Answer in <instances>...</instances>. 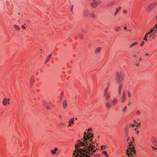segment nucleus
I'll list each match as a JSON object with an SVG mask.
<instances>
[{"label":"nucleus","instance_id":"bb28decb","mask_svg":"<svg viewBox=\"0 0 157 157\" xmlns=\"http://www.w3.org/2000/svg\"><path fill=\"white\" fill-rule=\"evenodd\" d=\"M137 42H135L133 43H132V44H131L130 46V48H132V47H133L134 46L137 45Z\"/></svg>","mask_w":157,"mask_h":157},{"label":"nucleus","instance_id":"ddd939ff","mask_svg":"<svg viewBox=\"0 0 157 157\" xmlns=\"http://www.w3.org/2000/svg\"><path fill=\"white\" fill-rule=\"evenodd\" d=\"M90 12L86 10H84L82 12V14L84 16H88L90 14Z\"/></svg>","mask_w":157,"mask_h":157},{"label":"nucleus","instance_id":"09e8293b","mask_svg":"<svg viewBox=\"0 0 157 157\" xmlns=\"http://www.w3.org/2000/svg\"><path fill=\"white\" fill-rule=\"evenodd\" d=\"M132 140L133 141H134V138H133V137H132Z\"/></svg>","mask_w":157,"mask_h":157},{"label":"nucleus","instance_id":"8fccbe9b","mask_svg":"<svg viewBox=\"0 0 157 157\" xmlns=\"http://www.w3.org/2000/svg\"><path fill=\"white\" fill-rule=\"evenodd\" d=\"M134 57H136V55L134 56Z\"/></svg>","mask_w":157,"mask_h":157},{"label":"nucleus","instance_id":"39448f33","mask_svg":"<svg viewBox=\"0 0 157 157\" xmlns=\"http://www.w3.org/2000/svg\"><path fill=\"white\" fill-rule=\"evenodd\" d=\"M42 104L45 108L48 110L52 109L53 106V104L51 101L47 102L46 101H44L42 102Z\"/></svg>","mask_w":157,"mask_h":157},{"label":"nucleus","instance_id":"b1692460","mask_svg":"<svg viewBox=\"0 0 157 157\" xmlns=\"http://www.w3.org/2000/svg\"><path fill=\"white\" fill-rule=\"evenodd\" d=\"M102 154L104 155L105 157H108V155L105 151H103L102 152Z\"/></svg>","mask_w":157,"mask_h":157},{"label":"nucleus","instance_id":"c03bdc74","mask_svg":"<svg viewBox=\"0 0 157 157\" xmlns=\"http://www.w3.org/2000/svg\"><path fill=\"white\" fill-rule=\"evenodd\" d=\"M59 117L60 118H62L61 115L60 114H59Z\"/></svg>","mask_w":157,"mask_h":157},{"label":"nucleus","instance_id":"20e7f679","mask_svg":"<svg viewBox=\"0 0 157 157\" xmlns=\"http://www.w3.org/2000/svg\"><path fill=\"white\" fill-rule=\"evenodd\" d=\"M116 78L117 82L120 84L124 79V75L122 74H120L119 72H117L116 74Z\"/></svg>","mask_w":157,"mask_h":157},{"label":"nucleus","instance_id":"6e6552de","mask_svg":"<svg viewBox=\"0 0 157 157\" xmlns=\"http://www.w3.org/2000/svg\"><path fill=\"white\" fill-rule=\"evenodd\" d=\"M10 98H4L2 101V104L4 106H6L8 102V104H10L9 101H10Z\"/></svg>","mask_w":157,"mask_h":157},{"label":"nucleus","instance_id":"9b49d317","mask_svg":"<svg viewBox=\"0 0 157 157\" xmlns=\"http://www.w3.org/2000/svg\"><path fill=\"white\" fill-rule=\"evenodd\" d=\"M35 81V79L34 77L33 76H32L30 78V86L31 87H32L33 84L34 83Z\"/></svg>","mask_w":157,"mask_h":157},{"label":"nucleus","instance_id":"f3484780","mask_svg":"<svg viewBox=\"0 0 157 157\" xmlns=\"http://www.w3.org/2000/svg\"><path fill=\"white\" fill-rule=\"evenodd\" d=\"M111 106V104L109 102H107L105 104V106L108 109H109Z\"/></svg>","mask_w":157,"mask_h":157},{"label":"nucleus","instance_id":"f257e3e1","mask_svg":"<svg viewBox=\"0 0 157 157\" xmlns=\"http://www.w3.org/2000/svg\"><path fill=\"white\" fill-rule=\"evenodd\" d=\"M91 128H90L84 133L83 139L78 140L75 145V150L73 153V157H89L90 153L92 154L95 152V146L93 141V134L89 132L91 131Z\"/></svg>","mask_w":157,"mask_h":157},{"label":"nucleus","instance_id":"c85d7f7f","mask_svg":"<svg viewBox=\"0 0 157 157\" xmlns=\"http://www.w3.org/2000/svg\"><path fill=\"white\" fill-rule=\"evenodd\" d=\"M151 141L152 143L155 145H156L157 144V143L156 142V140H151Z\"/></svg>","mask_w":157,"mask_h":157},{"label":"nucleus","instance_id":"c9c22d12","mask_svg":"<svg viewBox=\"0 0 157 157\" xmlns=\"http://www.w3.org/2000/svg\"><path fill=\"white\" fill-rule=\"evenodd\" d=\"M123 12L124 14H126L127 13V12L126 10H125L123 11Z\"/></svg>","mask_w":157,"mask_h":157},{"label":"nucleus","instance_id":"5fc2aeb1","mask_svg":"<svg viewBox=\"0 0 157 157\" xmlns=\"http://www.w3.org/2000/svg\"><path fill=\"white\" fill-rule=\"evenodd\" d=\"M129 137H128V139H127L128 141V139H129Z\"/></svg>","mask_w":157,"mask_h":157},{"label":"nucleus","instance_id":"79ce46f5","mask_svg":"<svg viewBox=\"0 0 157 157\" xmlns=\"http://www.w3.org/2000/svg\"><path fill=\"white\" fill-rule=\"evenodd\" d=\"M145 55L146 56H148L149 55V54L147 53H146Z\"/></svg>","mask_w":157,"mask_h":157},{"label":"nucleus","instance_id":"6ab92c4d","mask_svg":"<svg viewBox=\"0 0 157 157\" xmlns=\"http://www.w3.org/2000/svg\"><path fill=\"white\" fill-rule=\"evenodd\" d=\"M151 29L152 30L154 33H156L157 32V24L155 25L154 28Z\"/></svg>","mask_w":157,"mask_h":157},{"label":"nucleus","instance_id":"de8ad7c7","mask_svg":"<svg viewBox=\"0 0 157 157\" xmlns=\"http://www.w3.org/2000/svg\"><path fill=\"white\" fill-rule=\"evenodd\" d=\"M138 65H139V63H137V64H136V66H138Z\"/></svg>","mask_w":157,"mask_h":157},{"label":"nucleus","instance_id":"7c9ffc66","mask_svg":"<svg viewBox=\"0 0 157 157\" xmlns=\"http://www.w3.org/2000/svg\"><path fill=\"white\" fill-rule=\"evenodd\" d=\"M127 109V106H125L124 107V108L122 109V111L124 112H125L126 111Z\"/></svg>","mask_w":157,"mask_h":157},{"label":"nucleus","instance_id":"4d7b16f0","mask_svg":"<svg viewBox=\"0 0 157 157\" xmlns=\"http://www.w3.org/2000/svg\"><path fill=\"white\" fill-rule=\"evenodd\" d=\"M139 125H140V123H139Z\"/></svg>","mask_w":157,"mask_h":157},{"label":"nucleus","instance_id":"393cba45","mask_svg":"<svg viewBox=\"0 0 157 157\" xmlns=\"http://www.w3.org/2000/svg\"><path fill=\"white\" fill-rule=\"evenodd\" d=\"M14 27L17 31L19 30L20 29V27L18 25H14Z\"/></svg>","mask_w":157,"mask_h":157},{"label":"nucleus","instance_id":"a19ab883","mask_svg":"<svg viewBox=\"0 0 157 157\" xmlns=\"http://www.w3.org/2000/svg\"><path fill=\"white\" fill-rule=\"evenodd\" d=\"M139 132V131H137L136 132V133L138 134Z\"/></svg>","mask_w":157,"mask_h":157},{"label":"nucleus","instance_id":"2f4dec72","mask_svg":"<svg viewBox=\"0 0 157 157\" xmlns=\"http://www.w3.org/2000/svg\"><path fill=\"white\" fill-rule=\"evenodd\" d=\"M136 114L137 115H139L140 114V111L138 110L136 112Z\"/></svg>","mask_w":157,"mask_h":157},{"label":"nucleus","instance_id":"ea45409f","mask_svg":"<svg viewBox=\"0 0 157 157\" xmlns=\"http://www.w3.org/2000/svg\"><path fill=\"white\" fill-rule=\"evenodd\" d=\"M124 30H126V29H127V27H126V26L124 27Z\"/></svg>","mask_w":157,"mask_h":157},{"label":"nucleus","instance_id":"473e14b6","mask_svg":"<svg viewBox=\"0 0 157 157\" xmlns=\"http://www.w3.org/2000/svg\"><path fill=\"white\" fill-rule=\"evenodd\" d=\"M128 95L129 97H130L131 96V94L130 92H128Z\"/></svg>","mask_w":157,"mask_h":157},{"label":"nucleus","instance_id":"423d86ee","mask_svg":"<svg viewBox=\"0 0 157 157\" xmlns=\"http://www.w3.org/2000/svg\"><path fill=\"white\" fill-rule=\"evenodd\" d=\"M99 4V2L96 0H93L90 3V6L93 8L96 7Z\"/></svg>","mask_w":157,"mask_h":157},{"label":"nucleus","instance_id":"864d4df0","mask_svg":"<svg viewBox=\"0 0 157 157\" xmlns=\"http://www.w3.org/2000/svg\"><path fill=\"white\" fill-rule=\"evenodd\" d=\"M156 19H157V15H156Z\"/></svg>","mask_w":157,"mask_h":157},{"label":"nucleus","instance_id":"3c124183","mask_svg":"<svg viewBox=\"0 0 157 157\" xmlns=\"http://www.w3.org/2000/svg\"><path fill=\"white\" fill-rule=\"evenodd\" d=\"M75 120H77V118H75Z\"/></svg>","mask_w":157,"mask_h":157},{"label":"nucleus","instance_id":"c756f323","mask_svg":"<svg viewBox=\"0 0 157 157\" xmlns=\"http://www.w3.org/2000/svg\"><path fill=\"white\" fill-rule=\"evenodd\" d=\"M90 15L92 18H94L95 17V14L94 13H90Z\"/></svg>","mask_w":157,"mask_h":157},{"label":"nucleus","instance_id":"5701e85b","mask_svg":"<svg viewBox=\"0 0 157 157\" xmlns=\"http://www.w3.org/2000/svg\"><path fill=\"white\" fill-rule=\"evenodd\" d=\"M101 51V48H98L96 49L95 52V53H97L100 52Z\"/></svg>","mask_w":157,"mask_h":157},{"label":"nucleus","instance_id":"7ed1b4c3","mask_svg":"<svg viewBox=\"0 0 157 157\" xmlns=\"http://www.w3.org/2000/svg\"><path fill=\"white\" fill-rule=\"evenodd\" d=\"M128 143L129 144V147L126 150V154L128 157H134L136 154V151L134 147L132 141H129Z\"/></svg>","mask_w":157,"mask_h":157},{"label":"nucleus","instance_id":"cd10ccee","mask_svg":"<svg viewBox=\"0 0 157 157\" xmlns=\"http://www.w3.org/2000/svg\"><path fill=\"white\" fill-rule=\"evenodd\" d=\"M121 28L120 26H118L116 27L115 29V30L116 32L119 31L120 30H121Z\"/></svg>","mask_w":157,"mask_h":157},{"label":"nucleus","instance_id":"4c0bfd02","mask_svg":"<svg viewBox=\"0 0 157 157\" xmlns=\"http://www.w3.org/2000/svg\"><path fill=\"white\" fill-rule=\"evenodd\" d=\"M152 148L153 149V150L156 149V148L155 147H153V146H152Z\"/></svg>","mask_w":157,"mask_h":157},{"label":"nucleus","instance_id":"a18cd8bd","mask_svg":"<svg viewBox=\"0 0 157 157\" xmlns=\"http://www.w3.org/2000/svg\"><path fill=\"white\" fill-rule=\"evenodd\" d=\"M141 59H142L140 57V58L139 61H140L141 60Z\"/></svg>","mask_w":157,"mask_h":157},{"label":"nucleus","instance_id":"9d476101","mask_svg":"<svg viewBox=\"0 0 157 157\" xmlns=\"http://www.w3.org/2000/svg\"><path fill=\"white\" fill-rule=\"evenodd\" d=\"M126 99V95L125 91H123V95L121 99V102H124Z\"/></svg>","mask_w":157,"mask_h":157},{"label":"nucleus","instance_id":"1a4fd4ad","mask_svg":"<svg viewBox=\"0 0 157 157\" xmlns=\"http://www.w3.org/2000/svg\"><path fill=\"white\" fill-rule=\"evenodd\" d=\"M62 105L64 109H67L68 107L67 101L66 100H64L63 102Z\"/></svg>","mask_w":157,"mask_h":157},{"label":"nucleus","instance_id":"412c9836","mask_svg":"<svg viewBox=\"0 0 157 157\" xmlns=\"http://www.w3.org/2000/svg\"><path fill=\"white\" fill-rule=\"evenodd\" d=\"M121 9V7H119L117 8L116 9V10L115 11V12L114 13V15L115 16H116L117 14L118 13V12H119V11Z\"/></svg>","mask_w":157,"mask_h":157},{"label":"nucleus","instance_id":"aec40b11","mask_svg":"<svg viewBox=\"0 0 157 157\" xmlns=\"http://www.w3.org/2000/svg\"><path fill=\"white\" fill-rule=\"evenodd\" d=\"M58 148L57 147H55L53 150H51V152L52 155H54L56 153V152Z\"/></svg>","mask_w":157,"mask_h":157},{"label":"nucleus","instance_id":"58836bf2","mask_svg":"<svg viewBox=\"0 0 157 157\" xmlns=\"http://www.w3.org/2000/svg\"><path fill=\"white\" fill-rule=\"evenodd\" d=\"M101 150H103V146H101Z\"/></svg>","mask_w":157,"mask_h":157},{"label":"nucleus","instance_id":"a878e982","mask_svg":"<svg viewBox=\"0 0 157 157\" xmlns=\"http://www.w3.org/2000/svg\"><path fill=\"white\" fill-rule=\"evenodd\" d=\"M52 55H49L47 57L46 60L45 61V63H46L49 60L50 57L52 56Z\"/></svg>","mask_w":157,"mask_h":157},{"label":"nucleus","instance_id":"49530a36","mask_svg":"<svg viewBox=\"0 0 157 157\" xmlns=\"http://www.w3.org/2000/svg\"><path fill=\"white\" fill-rule=\"evenodd\" d=\"M82 36H80V37H79V38H82Z\"/></svg>","mask_w":157,"mask_h":157},{"label":"nucleus","instance_id":"a211bd4d","mask_svg":"<svg viewBox=\"0 0 157 157\" xmlns=\"http://www.w3.org/2000/svg\"><path fill=\"white\" fill-rule=\"evenodd\" d=\"M155 33H151L150 34H149V37L148 38H150V39H154L155 38V36L154 35V34H155Z\"/></svg>","mask_w":157,"mask_h":157},{"label":"nucleus","instance_id":"603ef678","mask_svg":"<svg viewBox=\"0 0 157 157\" xmlns=\"http://www.w3.org/2000/svg\"><path fill=\"white\" fill-rule=\"evenodd\" d=\"M131 125L132 126H134V125H133V124H132V125Z\"/></svg>","mask_w":157,"mask_h":157},{"label":"nucleus","instance_id":"4468645a","mask_svg":"<svg viewBox=\"0 0 157 157\" xmlns=\"http://www.w3.org/2000/svg\"><path fill=\"white\" fill-rule=\"evenodd\" d=\"M153 33V31L151 29L150 30V31L149 32L147 33L144 36V37L143 38V39L144 40H146L147 39V38H148V36L149 34H150L151 33Z\"/></svg>","mask_w":157,"mask_h":157},{"label":"nucleus","instance_id":"0eeeda50","mask_svg":"<svg viewBox=\"0 0 157 157\" xmlns=\"http://www.w3.org/2000/svg\"><path fill=\"white\" fill-rule=\"evenodd\" d=\"M104 96L106 100H109L111 96L109 92L104 93Z\"/></svg>","mask_w":157,"mask_h":157},{"label":"nucleus","instance_id":"f03ea898","mask_svg":"<svg viewBox=\"0 0 157 157\" xmlns=\"http://www.w3.org/2000/svg\"><path fill=\"white\" fill-rule=\"evenodd\" d=\"M128 143L129 144V147L126 150V154L128 157H134L136 154V151L134 147L132 141H129Z\"/></svg>","mask_w":157,"mask_h":157},{"label":"nucleus","instance_id":"2eb2a0df","mask_svg":"<svg viewBox=\"0 0 157 157\" xmlns=\"http://www.w3.org/2000/svg\"><path fill=\"white\" fill-rule=\"evenodd\" d=\"M123 87V85L121 84H120L118 87V91L119 94L120 95L121 94V90Z\"/></svg>","mask_w":157,"mask_h":157},{"label":"nucleus","instance_id":"f8f14e48","mask_svg":"<svg viewBox=\"0 0 157 157\" xmlns=\"http://www.w3.org/2000/svg\"><path fill=\"white\" fill-rule=\"evenodd\" d=\"M75 121V119L74 118H71L70 119V120L68 121V123L69 124V125L68 126V127L69 126H71V124H74V121Z\"/></svg>","mask_w":157,"mask_h":157},{"label":"nucleus","instance_id":"37998d69","mask_svg":"<svg viewBox=\"0 0 157 157\" xmlns=\"http://www.w3.org/2000/svg\"><path fill=\"white\" fill-rule=\"evenodd\" d=\"M127 31L128 32H130V31H131V30H129V29H128V30H127Z\"/></svg>","mask_w":157,"mask_h":157},{"label":"nucleus","instance_id":"f704fd0d","mask_svg":"<svg viewBox=\"0 0 157 157\" xmlns=\"http://www.w3.org/2000/svg\"><path fill=\"white\" fill-rule=\"evenodd\" d=\"M144 43V41H142L140 44V46H142Z\"/></svg>","mask_w":157,"mask_h":157},{"label":"nucleus","instance_id":"4be33fe9","mask_svg":"<svg viewBox=\"0 0 157 157\" xmlns=\"http://www.w3.org/2000/svg\"><path fill=\"white\" fill-rule=\"evenodd\" d=\"M109 84H108L107 87H106V88L105 89V90H104V93L108 92V91L109 90Z\"/></svg>","mask_w":157,"mask_h":157},{"label":"nucleus","instance_id":"dca6fc26","mask_svg":"<svg viewBox=\"0 0 157 157\" xmlns=\"http://www.w3.org/2000/svg\"><path fill=\"white\" fill-rule=\"evenodd\" d=\"M118 102V99L117 98H114L111 101L112 105H114L117 104Z\"/></svg>","mask_w":157,"mask_h":157},{"label":"nucleus","instance_id":"6e6d98bb","mask_svg":"<svg viewBox=\"0 0 157 157\" xmlns=\"http://www.w3.org/2000/svg\"><path fill=\"white\" fill-rule=\"evenodd\" d=\"M72 10V8L71 9V10Z\"/></svg>","mask_w":157,"mask_h":157},{"label":"nucleus","instance_id":"e433bc0d","mask_svg":"<svg viewBox=\"0 0 157 157\" xmlns=\"http://www.w3.org/2000/svg\"><path fill=\"white\" fill-rule=\"evenodd\" d=\"M21 27L24 29H25V28L24 25H22L21 26Z\"/></svg>","mask_w":157,"mask_h":157},{"label":"nucleus","instance_id":"72a5a7b5","mask_svg":"<svg viewBox=\"0 0 157 157\" xmlns=\"http://www.w3.org/2000/svg\"><path fill=\"white\" fill-rule=\"evenodd\" d=\"M94 157H100V155L98 154H94Z\"/></svg>","mask_w":157,"mask_h":157}]
</instances>
